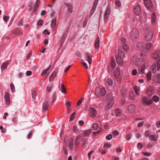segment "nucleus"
I'll return each instance as SVG.
<instances>
[{
    "label": "nucleus",
    "instance_id": "1",
    "mask_svg": "<svg viewBox=\"0 0 160 160\" xmlns=\"http://www.w3.org/2000/svg\"><path fill=\"white\" fill-rule=\"evenodd\" d=\"M137 49L139 51H142L141 54V56L142 57L143 56H145L147 54V51L145 48L144 43L142 42H139L137 43Z\"/></svg>",
    "mask_w": 160,
    "mask_h": 160
},
{
    "label": "nucleus",
    "instance_id": "2",
    "mask_svg": "<svg viewBox=\"0 0 160 160\" xmlns=\"http://www.w3.org/2000/svg\"><path fill=\"white\" fill-rule=\"evenodd\" d=\"M152 58L154 60H157L156 62L157 70L158 71L160 68V51L156 50L152 55Z\"/></svg>",
    "mask_w": 160,
    "mask_h": 160
},
{
    "label": "nucleus",
    "instance_id": "3",
    "mask_svg": "<svg viewBox=\"0 0 160 160\" xmlns=\"http://www.w3.org/2000/svg\"><path fill=\"white\" fill-rule=\"evenodd\" d=\"M139 35V32L136 28H134L130 34V38L132 41L137 40Z\"/></svg>",
    "mask_w": 160,
    "mask_h": 160
},
{
    "label": "nucleus",
    "instance_id": "4",
    "mask_svg": "<svg viewBox=\"0 0 160 160\" xmlns=\"http://www.w3.org/2000/svg\"><path fill=\"white\" fill-rule=\"evenodd\" d=\"M106 90L104 88L101 89L99 88H96L95 94L98 97H99V95L103 96L106 94Z\"/></svg>",
    "mask_w": 160,
    "mask_h": 160
},
{
    "label": "nucleus",
    "instance_id": "5",
    "mask_svg": "<svg viewBox=\"0 0 160 160\" xmlns=\"http://www.w3.org/2000/svg\"><path fill=\"white\" fill-rule=\"evenodd\" d=\"M154 32L152 30H150L145 34V39L147 41H150L153 38Z\"/></svg>",
    "mask_w": 160,
    "mask_h": 160
},
{
    "label": "nucleus",
    "instance_id": "6",
    "mask_svg": "<svg viewBox=\"0 0 160 160\" xmlns=\"http://www.w3.org/2000/svg\"><path fill=\"white\" fill-rule=\"evenodd\" d=\"M142 102L143 105L147 106L151 105L152 103V100L146 97L142 98Z\"/></svg>",
    "mask_w": 160,
    "mask_h": 160
},
{
    "label": "nucleus",
    "instance_id": "7",
    "mask_svg": "<svg viewBox=\"0 0 160 160\" xmlns=\"http://www.w3.org/2000/svg\"><path fill=\"white\" fill-rule=\"evenodd\" d=\"M49 102L48 101H46L44 102L42 105V111L43 113L46 112L48 109Z\"/></svg>",
    "mask_w": 160,
    "mask_h": 160
},
{
    "label": "nucleus",
    "instance_id": "8",
    "mask_svg": "<svg viewBox=\"0 0 160 160\" xmlns=\"http://www.w3.org/2000/svg\"><path fill=\"white\" fill-rule=\"evenodd\" d=\"M65 143L66 146L69 147L71 150L73 149V138H70L68 140L67 142H66Z\"/></svg>",
    "mask_w": 160,
    "mask_h": 160
},
{
    "label": "nucleus",
    "instance_id": "9",
    "mask_svg": "<svg viewBox=\"0 0 160 160\" xmlns=\"http://www.w3.org/2000/svg\"><path fill=\"white\" fill-rule=\"evenodd\" d=\"M144 3L147 8L151 10L152 8V5L150 0H144Z\"/></svg>",
    "mask_w": 160,
    "mask_h": 160
},
{
    "label": "nucleus",
    "instance_id": "10",
    "mask_svg": "<svg viewBox=\"0 0 160 160\" xmlns=\"http://www.w3.org/2000/svg\"><path fill=\"white\" fill-rule=\"evenodd\" d=\"M146 92L148 96L152 95L154 93V88L153 86L149 87L147 89Z\"/></svg>",
    "mask_w": 160,
    "mask_h": 160
},
{
    "label": "nucleus",
    "instance_id": "11",
    "mask_svg": "<svg viewBox=\"0 0 160 160\" xmlns=\"http://www.w3.org/2000/svg\"><path fill=\"white\" fill-rule=\"evenodd\" d=\"M134 10L135 13L136 15H138L141 13V8L138 4L135 6Z\"/></svg>",
    "mask_w": 160,
    "mask_h": 160
},
{
    "label": "nucleus",
    "instance_id": "12",
    "mask_svg": "<svg viewBox=\"0 0 160 160\" xmlns=\"http://www.w3.org/2000/svg\"><path fill=\"white\" fill-rule=\"evenodd\" d=\"M89 115L92 118H94L97 115L96 110L93 107H91L89 108Z\"/></svg>",
    "mask_w": 160,
    "mask_h": 160
},
{
    "label": "nucleus",
    "instance_id": "13",
    "mask_svg": "<svg viewBox=\"0 0 160 160\" xmlns=\"http://www.w3.org/2000/svg\"><path fill=\"white\" fill-rule=\"evenodd\" d=\"M111 9L110 7L108 6L104 14V19L105 21H107L109 16Z\"/></svg>",
    "mask_w": 160,
    "mask_h": 160
},
{
    "label": "nucleus",
    "instance_id": "14",
    "mask_svg": "<svg viewBox=\"0 0 160 160\" xmlns=\"http://www.w3.org/2000/svg\"><path fill=\"white\" fill-rule=\"evenodd\" d=\"M98 0H95L94 2L93 3V6L92 7V8L91 9L90 13V16H91L94 13L95 10L96 9V6H97Z\"/></svg>",
    "mask_w": 160,
    "mask_h": 160
},
{
    "label": "nucleus",
    "instance_id": "15",
    "mask_svg": "<svg viewBox=\"0 0 160 160\" xmlns=\"http://www.w3.org/2000/svg\"><path fill=\"white\" fill-rule=\"evenodd\" d=\"M152 80L156 83H160V74L155 75L152 77Z\"/></svg>",
    "mask_w": 160,
    "mask_h": 160
},
{
    "label": "nucleus",
    "instance_id": "16",
    "mask_svg": "<svg viewBox=\"0 0 160 160\" xmlns=\"http://www.w3.org/2000/svg\"><path fill=\"white\" fill-rule=\"evenodd\" d=\"M84 56L86 58V60L88 61L89 64H91L92 63V55L86 52L84 54Z\"/></svg>",
    "mask_w": 160,
    "mask_h": 160
},
{
    "label": "nucleus",
    "instance_id": "17",
    "mask_svg": "<svg viewBox=\"0 0 160 160\" xmlns=\"http://www.w3.org/2000/svg\"><path fill=\"white\" fill-rule=\"evenodd\" d=\"M107 102L114 103L113 97L111 93H109L107 95Z\"/></svg>",
    "mask_w": 160,
    "mask_h": 160
},
{
    "label": "nucleus",
    "instance_id": "18",
    "mask_svg": "<svg viewBox=\"0 0 160 160\" xmlns=\"http://www.w3.org/2000/svg\"><path fill=\"white\" fill-rule=\"evenodd\" d=\"M124 58H121L120 57L116 56V61L119 65H122L123 63V59Z\"/></svg>",
    "mask_w": 160,
    "mask_h": 160
},
{
    "label": "nucleus",
    "instance_id": "19",
    "mask_svg": "<svg viewBox=\"0 0 160 160\" xmlns=\"http://www.w3.org/2000/svg\"><path fill=\"white\" fill-rule=\"evenodd\" d=\"M92 130L91 129H88L82 132L81 135L83 137H86L88 136L92 132Z\"/></svg>",
    "mask_w": 160,
    "mask_h": 160
},
{
    "label": "nucleus",
    "instance_id": "20",
    "mask_svg": "<svg viewBox=\"0 0 160 160\" xmlns=\"http://www.w3.org/2000/svg\"><path fill=\"white\" fill-rule=\"evenodd\" d=\"M4 98L5 99L7 105H9L10 103V99L9 98V95L8 93L6 92Z\"/></svg>",
    "mask_w": 160,
    "mask_h": 160
},
{
    "label": "nucleus",
    "instance_id": "21",
    "mask_svg": "<svg viewBox=\"0 0 160 160\" xmlns=\"http://www.w3.org/2000/svg\"><path fill=\"white\" fill-rule=\"evenodd\" d=\"M125 53L123 51L122 48H119L118 51V55L117 56H118L121 58H124V57Z\"/></svg>",
    "mask_w": 160,
    "mask_h": 160
},
{
    "label": "nucleus",
    "instance_id": "22",
    "mask_svg": "<svg viewBox=\"0 0 160 160\" xmlns=\"http://www.w3.org/2000/svg\"><path fill=\"white\" fill-rule=\"evenodd\" d=\"M56 76V72L54 71L53 72L51 75L50 76L49 78V82H50L53 80L54 78Z\"/></svg>",
    "mask_w": 160,
    "mask_h": 160
},
{
    "label": "nucleus",
    "instance_id": "23",
    "mask_svg": "<svg viewBox=\"0 0 160 160\" xmlns=\"http://www.w3.org/2000/svg\"><path fill=\"white\" fill-rule=\"evenodd\" d=\"M65 4L68 8V12L69 13L72 12V11L73 6L70 3H66Z\"/></svg>",
    "mask_w": 160,
    "mask_h": 160
},
{
    "label": "nucleus",
    "instance_id": "24",
    "mask_svg": "<svg viewBox=\"0 0 160 160\" xmlns=\"http://www.w3.org/2000/svg\"><path fill=\"white\" fill-rule=\"evenodd\" d=\"M120 72L118 68H116L114 72V74L116 78H118V76L120 75Z\"/></svg>",
    "mask_w": 160,
    "mask_h": 160
},
{
    "label": "nucleus",
    "instance_id": "25",
    "mask_svg": "<svg viewBox=\"0 0 160 160\" xmlns=\"http://www.w3.org/2000/svg\"><path fill=\"white\" fill-rule=\"evenodd\" d=\"M144 59V58L142 57V58L138 59L137 61L136 62L135 65L138 66L140 65L141 64L142 62L143 61V60Z\"/></svg>",
    "mask_w": 160,
    "mask_h": 160
},
{
    "label": "nucleus",
    "instance_id": "26",
    "mask_svg": "<svg viewBox=\"0 0 160 160\" xmlns=\"http://www.w3.org/2000/svg\"><path fill=\"white\" fill-rule=\"evenodd\" d=\"M100 39L99 37H98L95 40V48L98 49L99 47V43H100Z\"/></svg>",
    "mask_w": 160,
    "mask_h": 160
},
{
    "label": "nucleus",
    "instance_id": "27",
    "mask_svg": "<svg viewBox=\"0 0 160 160\" xmlns=\"http://www.w3.org/2000/svg\"><path fill=\"white\" fill-rule=\"evenodd\" d=\"M135 110V107L133 104H131L128 107V110L130 112H133Z\"/></svg>",
    "mask_w": 160,
    "mask_h": 160
},
{
    "label": "nucleus",
    "instance_id": "28",
    "mask_svg": "<svg viewBox=\"0 0 160 160\" xmlns=\"http://www.w3.org/2000/svg\"><path fill=\"white\" fill-rule=\"evenodd\" d=\"M40 1L39 0H37L34 5L33 9V12H35L37 10V9L39 4Z\"/></svg>",
    "mask_w": 160,
    "mask_h": 160
},
{
    "label": "nucleus",
    "instance_id": "29",
    "mask_svg": "<svg viewBox=\"0 0 160 160\" xmlns=\"http://www.w3.org/2000/svg\"><path fill=\"white\" fill-rule=\"evenodd\" d=\"M9 64L8 62L6 61L3 63L2 65L1 66V69L2 70L5 69L7 68V65Z\"/></svg>",
    "mask_w": 160,
    "mask_h": 160
},
{
    "label": "nucleus",
    "instance_id": "30",
    "mask_svg": "<svg viewBox=\"0 0 160 160\" xmlns=\"http://www.w3.org/2000/svg\"><path fill=\"white\" fill-rule=\"evenodd\" d=\"M57 20L56 19H53L51 21V26L52 28H54L56 25Z\"/></svg>",
    "mask_w": 160,
    "mask_h": 160
},
{
    "label": "nucleus",
    "instance_id": "31",
    "mask_svg": "<svg viewBox=\"0 0 160 160\" xmlns=\"http://www.w3.org/2000/svg\"><path fill=\"white\" fill-rule=\"evenodd\" d=\"M81 136L80 135H78L75 138V145H78L80 144V141L79 140L81 138Z\"/></svg>",
    "mask_w": 160,
    "mask_h": 160
},
{
    "label": "nucleus",
    "instance_id": "32",
    "mask_svg": "<svg viewBox=\"0 0 160 160\" xmlns=\"http://www.w3.org/2000/svg\"><path fill=\"white\" fill-rule=\"evenodd\" d=\"M146 68L145 65L143 64L141 65V67L139 69V72L142 74H143L144 72V70Z\"/></svg>",
    "mask_w": 160,
    "mask_h": 160
},
{
    "label": "nucleus",
    "instance_id": "33",
    "mask_svg": "<svg viewBox=\"0 0 160 160\" xmlns=\"http://www.w3.org/2000/svg\"><path fill=\"white\" fill-rule=\"evenodd\" d=\"M137 57L134 56L132 57L131 60V62L132 64H135L138 59Z\"/></svg>",
    "mask_w": 160,
    "mask_h": 160
},
{
    "label": "nucleus",
    "instance_id": "34",
    "mask_svg": "<svg viewBox=\"0 0 160 160\" xmlns=\"http://www.w3.org/2000/svg\"><path fill=\"white\" fill-rule=\"evenodd\" d=\"M81 141L82 142V143L81 144V145L82 146H84L85 144H86L87 143V140L86 138H81Z\"/></svg>",
    "mask_w": 160,
    "mask_h": 160
},
{
    "label": "nucleus",
    "instance_id": "35",
    "mask_svg": "<svg viewBox=\"0 0 160 160\" xmlns=\"http://www.w3.org/2000/svg\"><path fill=\"white\" fill-rule=\"evenodd\" d=\"M156 21V18L155 14V13H153L152 14V24H154Z\"/></svg>",
    "mask_w": 160,
    "mask_h": 160
},
{
    "label": "nucleus",
    "instance_id": "36",
    "mask_svg": "<svg viewBox=\"0 0 160 160\" xmlns=\"http://www.w3.org/2000/svg\"><path fill=\"white\" fill-rule=\"evenodd\" d=\"M152 46V44L150 42L148 43L146 45V50L147 51V53L148 52V50H149L151 48Z\"/></svg>",
    "mask_w": 160,
    "mask_h": 160
},
{
    "label": "nucleus",
    "instance_id": "37",
    "mask_svg": "<svg viewBox=\"0 0 160 160\" xmlns=\"http://www.w3.org/2000/svg\"><path fill=\"white\" fill-rule=\"evenodd\" d=\"M113 103H114L107 102V104L106 107V109H110L112 108Z\"/></svg>",
    "mask_w": 160,
    "mask_h": 160
},
{
    "label": "nucleus",
    "instance_id": "38",
    "mask_svg": "<svg viewBox=\"0 0 160 160\" xmlns=\"http://www.w3.org/2000/svg\"><path fill=\"white\" fill-rule=\"evenodd\" d=\"M92 127L93 130H96L98 127V124L97 123H95L92 124Z\"/></svg>",
    "mask_w": 160,
    "mask_h": 160
},
{
    "label": "nucleus",
    "instance_id": "39",
    "mask_svg": "<svg viewBox=\"0 0 160 160\" xmlns=\"http://www.w3.org/2000/svg\"><path fill=\"white\" fill-rule=\"evenodd\" d=\"M150 139L152 141H157V138L156 137V135H152L150 136L149 137Z\"/></svg>",
    "mask_w": 160,
    "mask_h": 160
},
{
    "label": "nucleus",
    "instance_id": "40",
    "mask_svg": "<svg viewBox=\"0 0 160 160\" xmlns=\"http://www.w3.org/2000/svg\"><path fill=\"white\" fill-rule=\"evenodd\" d=\"M111 65L112 68L111 70H109V69H108V71L109 72H111L113 70V68L115 67L116 65L115 62H111Z\"/></svg>",
    "mask_w": 160,
    "mask_h": 160
},
{
    "label": "nucleus",
    "instance_id": "41",
    "mask_svg": "<svg viewBox=\"0 0 160 160\" xmlns=\"http://www.w3.org/2000/svg\"><path fill=\"white\" fill-rule=\"evenodd\" d=\"M61 92L64 93H66V89L65 88L63 84H61Z\"/></svg>",
    "mask_w": 160,
    "mask_h": 160
},
{
    "label": "nucleus",
    "instance_id": "42",
    "mask_svg": "<svg viewBox=\"0 0 160 160\" xmlns=\"http://www.w3.org/2000/svg\"><path fill=\"white\" fill-rule=\"evenodd\" d=\"M151 72H149L146 75V77L148 81H149L151 78Z\"/></svg>",
    "mask_w": 160,
    "mask_h": 160
},
{
    "label": "nucleus",
    "instance_id": "43",
    "mask_svg": "<svg viewBox=\"0 0 160 160\" xmlns=\"http://www.w3.org/2000/svg\"><path fill=\"white\" fill-rule=\"evenodd\" d=\"M152 101L156 102L158 101L159 100V98L156 95H154L152 98Z\"/></svg>",
    "mask_w": 160,
    "mask_h": 160
},
{
    "label": "nucleus",
    "instance_id": "44",
    "mask_svg": "<svg viewBox=\"0 0 160 160\" xmlns=\"http://www.w3.org/2000/svg\"><path fill=\"white\" fill-rule=\"evenodd\" d=\"M126 91V89L125 88L122 87V88L121 90V92L122 94V96L123 97H124L125 96V92Z\"/></svg>",
    "mask_w": 160,
    "mask_h": 160
},
{
    "label": "nucleus",
    "instance_id": "45",
    "mask_svg": "<svg viewBox=\"0 0 160 160\" xmlns=\"http://www.w3.org/2000/svg\"><path fill=\"white\" fill-rule=\"evenodd\" d=\"M123 49L126 51H128L129 50V47L125 43L123 44Z\"/></svg>",
    "mask_w": 160,
    "mask_h": 160
},
{
    "label": "nucleus",
    "instance_id": "46",
    "mask_svg": "<svg viewBox=\"0 0 160 160\" xmlns=\"http://www.w3.org/2000/svg\"><path fill=\"white\" fill-rule=\"evenodd\" d=\"M75 114L76 112H74L72 114L70 118V121H72L74 120V119L75 118V117H74V116L75 115Z\"/></svg>",
    "mask_w": 160,
    "mask_h": 160
},
{
    "label": "nucleus",
    "instance_id": "47",
    "mask_svg": "<svg viewBox=\"0 0 160 160\" xmlns=\"http://www.w3.org/2000/svg\"><path fill=\"white\" fill-rule=\"evenodd\" d=\"M10 88H11V90L12 92V93L14 92L15 89L14 85H13V84L12 83H11L10 84Z\"/></svg>",
    "mask_w": 160,
    "mask_h": 160
},
{
    "label": "nucleus",
    "instance_id": "48",
    "mask_svg": "<svg viewBox=\"0 0 160 160\" xmlns=\"http://www.w3.org/2000/svg\"><path fill=\"white\" fill-rule=\"evenodd\" d=\"M111 144L109 143H106L104 144L103 146V148H108L111 147Z\"/></svg>",
    "mask_w": 160,
    "mask_h": 160
},
{
    "label": "nucleus",
    "instance_id": "49",
    "mask_svg": "<svg viewBox=\"0 0 160 160\" xmlns=\"http://www.w3.org/2000/svg\"><path fill=\"white\" fill-rule=\"evenodd\" d=\"M83 100V98H82L81 99H80L77 102V105L78 106H79L82 103V101Z\"/></svg>",
    "mask_w": 160,
    "mask_h": 160
},
{
    "label": "nucleus",
    "instance_id": "50",
    "mask_svg": "<svg viewBox=\"0 0 160 160\" xmlns=\"http://www.w3.org/2000/svg\"><path fill=\"white\" fill-rule=\"evenodd\" d=\"M37 93L36 91H33L32 92V98H35V97L37 96Z\"/></svg>",
    "mask_w": 160,
    "mask_h": 160
},
{
    "label": "nucleus",
    "instance_id": "51",
    "mask_svg": "<svg viewBox=\"0 0 160 160\" xmlns=\"http://www.w3.org/2000/svg\"><path fill=\"white\" fill-rule=\"evenodd\" d=\"M156 67L157 68L156 64L154 63L152 65V68H153L152 69V71L153 73H155L156 72V70H154V68H155Z\"/></svg>",
    "mask_w": 160,
    "mask_h": 160
},
{
    "label": "nucleus",
    "instance_id": "52",
    "mask_svg": "<svg viewBox=\"0 0 160 160\" xmlns=\"http://www.w3.org/2000/svg\"><path fill=\"white\" fill-rule=\"evenodd\" d=\"M84 60H82L81 62L83 67L86 69H88V67L86 63L84 62Z\"/></svg>",
    "mask_w": 160,
    "mask_h": 160
},
{
    "label": "nucleus",
    "instance_id": "53",
    "mask_svg": "<svg viewBox=\"0 0 160 160\" xmlns=\"http://www.w3.org/2000/svg\"><path fill=\"white\" fill-rule=\"evenodd\" d=\"M88 20V18H85L84 20V22L83 23V24H82L83 27H85L86 26V25L87 24Z\"/></svg>",
    "mask_w": 160,
    "mask_h": 160
},
{
    "label": "nucleus",
    "instance_id": "54",
    "mask_svg": "<svg viewBox=\"0 0 160 160\" xmlns=\"http://www.w3.org/2000/svg\"><path fill=\"white\" fill-rule=\"evenodd\" d=\"M107 82L108 84L109 85H112L113 84L112 80L110 78H108L107 80Z\"/></svg>",
    "mask_w": 160,
    "mask_h": 160
},
{
    "label": "nucleus",
    "instance_id": "55",
    "mask_svg": "<svg viewBox=\"0 0 160 160\" xmlns=\"http://www.w3.org/2000/svg\"><path fill=\"white\" fill-rule=\"evenodd\" d=\"M112 138V136L111 134H109L106 137V139L107 140H111Z\"/></svg>",
    "mask_w": 160,
    "mask_h": 160
},
{
    "label": "nucleus",
    "instance_id": "56",
    "mask_svg": "<svg viewBox=\"0 0 160 160\" xmlns=\"http://www.w3.org/2000/svg\"><path fill=\"white\" fill-rule=\"evenodd\" d=\"M134 94L133 92H131L129 93V97L131 99L133 100L134 98Z\"/></svg>",
    "mask_w": 160,
    "mask_h": 160
},
{
    "label": "nucleus",
    "instance_id": "57",
    "mask_svg": "<svg viewBox=\"0 0 160 160\" xmlns=\"http://www.w3.org/2000/svg\"><path fill=\"white\" fill-rule=\"evenodd\" d=\"M72 131L76 133L78 132V129L76 126H74L73 128Z\"/></svg>",
    "mask_w": 160,
    "mask_h": 160
},
{
    "label": "nucleus",
    "instance_id": "58",
    "mask_svg": "<svg viewBox=\"0 0 160 160\" xmlns=\"http://www.w3.org/2000/svg\"><path fill=\"white\" fill-rule=\"evenodd\" d=\"M53 87V84H51L50 86L48 87L47 88V89L49 92L51 91L52 88Z\"/></svg>",
    "mask_w": 160,
    "mask_h": 160
},
{
    "label": "nucleus",
    "instance_id": "59",
    "mask_svg": "<svg viewBox=\"0 0 160 160\" xmlns=\"http://www.w3.org/2000/svg\"><path fill=\"white\" fill-rule=\"evenodd\" d=\"M132 136V135L131 134H128L127 135L126 138V139L127 140H128L130 138H131Z\"/></svg>",
    "mask_w": 160,
    "mask_h": 160
},
{
    "label": "nucleus",
    "instance_id": "60",
    "mask_svg": "<svg viewBox=\"0 0 160 160\" xmlns=\"http://www.w3.org/2000/svg\"><path fill=\"white\" fill-rule=\"evenodd\" d=\"M112 134H114L115 136L118 135L119 134V132L117 130L113 131L112 132Z\"/></svg>",
    "mask_w": 160,
    "mask_h": 160
},
{
    "label": "nucleus",
    "instance_id": "61",
    "mask_svg": "<svg viewBox=\"0 0 160 160\" xmlns=\"http://www.w3.org/2000/svg\"><path fill=\"white\" fill-rule=\"evenodd\" d=\"M116 115L118 116H120L121 115V112L118 109L116 110Z\"/></svg>",
    "mask_w": 160,
    "mask_h": 160
},
{
    "label": "nucleus",
    "instance_id": "62",
    "mask_svg": "<svg viewBox=\"0 0 160 160\" xmlns=\"http://www.w3.org/2000/svg\"><path fill=\"white\" fill-rule=\"evenodd\" d=\"M3 18L4 21L5 22H7L8 21V19L9 18V17L8 16H4L3 17Z\"/></svg>",
    "mask_w": 160,
    "mask_h": 160
},
{
    "label": "nucleus",
    "instance_id": "63",
    "mask_svg": "<svg viewBox=\"0 0 160 160\" xmlns=\"http://www.w3.org/2000/svg\"><path fill=\"white\" fill-rule=\"evenodd\" d=\"M13 33L14 34H19L21 33V32L19 30L17 29L13 32Z\"/></svg>",
    "mask_w": 160,
    "mask_h": 160
},
{
    "label": "nucleus",
    "instance_id": "64",
    "mask_svg": "<svg viewBox=\"0 0 160 160\" xmlns=\"http://www.w3.org/2000/svg\"><path fill=\"white\" fill-rule=\"evenodd\" d=\"M43 33L45 35H46L47 34L49 35L50 33V32H48V31L47 29H45L44 30V31L43 32Z\"/></svg>",
    "mask_w": 160,
    "mask_h": 160
}]
</instances>
